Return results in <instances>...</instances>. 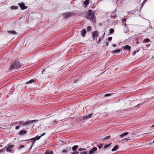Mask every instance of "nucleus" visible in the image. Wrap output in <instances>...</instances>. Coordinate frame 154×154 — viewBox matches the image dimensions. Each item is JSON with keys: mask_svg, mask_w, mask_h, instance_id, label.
Returning <instances> with one entry per match:
<instances>
[{"mask_svg": "<svg viewBox=\"0 0 154 154\" xmlns=\"http://www.w3.org/2000/svg\"><path fill=\"white\" fill-rule=\"evenodd\" d=\"M27 133V131L26 130H21L20 131V133H19V135H21Z\"/></svg>", "mask_w": 154, "mask_h": 154, "instance_id": "12", "label": "nucleus"}, {"mask_svg": "<svg viewBox=\"0 0 154 154\" xmlns=\"http://www.w3.org/2000/svg\"><path fill=\"white\" fill-rule=\"evenodd\" d=\"M137 44H138V43H139V42H137Z\"/></svg>", "mask_w": 154, "mask_h": 154, "instance_id": "55", "label": "nucleus"}, {"mask_svg": "<svg viewBox=\"0 0 154 154\" xmlns=\"http://www.w3.org/2000/svg\"><path fill=\"white\" fill-rule=\"evenodd\" d=\"M82 150V148H80L79 149V151H81Z\"/></svg>", "mask_w": 154, "mask_h": 154, "instance_id": "49", "label": "nucleus"}, {"mask_svg": "<svg viewBox=\"0 0 154 154\" xmlns=\"http://www.w3.org/2000/svg\"><path fill=\"white\" fill-rule=\"evenodd\" d=\"M101 39V38H100L98 41L97 42L98 43L100 42V41Z\"/></svg>", "mask_w": 154, "mask_h": 154, "instance_id": "44", "label": "nucleus"}, {"mask_svg": "<svg viewBox=\"0 0 154 154\" xmlns=\"http://www.w3.org/2000/svg\"><path fill=\"white\" fill-rule=\"evenodd\" d=\"M124 49H127L128 51H130L131 49V47L129 45H126L124 47Z\"/></svg>", "mask_w": 154, "mask_h": 154, "instance_id": "11", "label": "nucleus"}, {"mask_svg": "<svg viewBox=\"0 0 154 154\" xmlns=\"http://www.w3.org/2000/svg\"><path fill=\"white\" fill-rule=\"evenodd\" d=\"M111 144L112 143H110L107 144H105L104 147V148H107L109 147Z\"/></svg>", "mask_w": 154, "mask_h": 154, "instance_id": "22", "label": "nucleus"}, {"mask_svg": "<svg viewBox=\"0 0 154 154\" xmlns=\"http://www.w3.org/2000/svg\"><path fill=\"white\" fill-rule=\"evenodd\" d=\"M112 46L113 47H116V45L115 44H113Z\"/></svg>", "mask_w": 154, "mask_h": 154, "instance_id": "42", "label": "nucleus"}, {"mask_svg": "<svg viewBox=\"0 0 154 154\" xmlns=\"http://www.w3.org/2000/svg\"><path fill=\"white\" fill-rule=\"evenodd\" d=\"M25 147V146L24 145H21L20 147V148H24Z\"/></svg>", "mask_w": 154, "mask_h": 154, "instance_id": "39", "label": "nucleus"}, {"mask_svg": "<svg viewBox=\"0 0 154 154\" xmlns=\"http://www.w3.org/2000/svg\"><path fill=\"white\" fill-rule=\"evenodd\" d=\"M106 46H108L109 45V43L108 42H106Z\"/></svg>", "mask_w": 154, "mask_h": 154, "instance_id": "46", "label": "nucleus"}, {"mask_svg": "<svg viewBox=\"0 0 154 154\" xmlns=\"http://www.w3.org/2000/svg\"><path fill=\"white\" fill-rule=\"evenodd\" d=\"M118 148V146L117 145H116L112 149V151H114L117 150Z\"/></svg>", "mask_w": 154, "mask_h": 154, "instance_id": "17", "label": "nucleus"}, {"mask_svg": "<svg viewBox=\"0 0 154 154\" xmlns=\"http://www.w3.org/2000/svg\"><path fill=\"white\" fill-rule=\"evenodd\" d=\"M88 15L87 16V18L92 22H94L96 21L95 13L94 11L91 9L89 10L88 12Z\"/></svg>", "mask_w": 154, "mask_h": 154, "instance_id": "1", "label": "nucleus"}, {"mask_svg": "<svg viewBox=\"0 0 154 154\" xmlns=\"http://www.w3.org/2000/svg\"><path fill=\"white\" fill-rule=\"evenodd\" d=\"M63 152H67V151L66 150L63 149Z\"/></svg>", "mask_w": 154, "mask_h": 154, "instance_id": "40", "label": "nucleus"}, {"mask_svg": "<svg viewBox=\"0 0 154 154\" xmlns=\"http://www.w3.org/2000/svg\"><path fill=\"white\" fill-rule=\"evenodd\" d=\"M111 95H112V94H106L105 95V96L106 97H107L109 96H111Z\"/></svg>", "mask_w": 154, "mask_h": 154, "instance_id": "35", "label": "nucleus"}, {"mask_svg": "<svg viewBox=\"0 0 154 154\" xmlns=\"http://www.w3.org/2000/svg\"><path fill=\"white\" fill-rule=\"evenodd\" d=\"M46 134V133H43L42 135L41 136V137H42V136H43L44 135H45V134Z\"/></svg>", "mask_w": 154, "mask_h": 154, "instance_id": "41", "label": "nucleus"}, {"mask_svg": "<svg viewBox=\"0 0 154 154\" xmlns=\"http://www.w3.org/2000/svg\"><path fill=\"white\" fill-rule=\"evenodd\" d=\"M153 143H154V140L153 141Z\"/></svg>", "mask_w": 154, "mask_h": 154, "instance_id": "58", "label": "nucleus"}, {"mask_svg": "<svg viewBox=\"0 0 154 154\" xmlns=\"http://www.w3.org/2000/svg\"><path fill=\"white\" fill-rule=\"evenodd\" d=\"M136 53V51H134V52H133V54H134V55H135V54Z\"/></svg>", "mask_w": 154, "mask_h": 154, "instance_id": "48", "label": "nucleus"}, {"mask_svg": "<svg viewBox=\"0 0 154 154\" xmlns=\"http://www.w3.org/2000/svg\"><path fill=\"white\" fill-rule=\"evenodd\" d=\"M120 51H121L119 49H116V50H115L114 51H113V53H117L119 52H120Z\"/></svg>", "mask_w": 154, "mask_h": 154, "instance_id": "23", "label": "nucleus"}, {"mask_svg": "<svg viewBox=\"0 0 154 154\" xmlns=\"http://www.w3.org/2000/svg\"><path fill=\"white\" fill-rule=\"evenodd\" d=\"M50 154H53V152L52 151H50Z\"/></svg>", "mask_w": 154, "mask_h": 154, "instance_id": "45", "label": "nucleus"}, {"mask_svg": "<svg viewBox=\"0 0 154 154\" xmlns=\"http://www.w3.org/2000/svg\"><path fill=\"white\" fill-rule=\"evenodd\" d=\"M18 5L20 7L21 10H25L28 7L25 6V4L23 2L19 3L18 4Z\"/></svg>", "mask_w": 154, "mask_h": 154, "instance_id": "6", "label": "nucleus"}, {"mask_svg": "<svg viewBox=\"0 0 154 154\" xmlns=\"http://www.w3.org/2000/svg\"><path fill=\"white\" fill-rule=\"evenodd\" d=\"M79 153V152H77L76 151V152H73L72 154H78Z\"/></svg>", "mask_w": 154, "mask_h": 154, "instance_id": "37", "label": "nucleus"}, {"mask_svg": "<svg viewBox=\"0 0 154 154\" xmlns=\"http://www.w3.org/2000/svg\"><path fill=\"white\" fill-rule=\"evenodd\" d=\"M8 32L10 34H17V33L15 31H8Z\"/></svg>", "mask_w": 154, "mask_h": 154, "instance_id": "16", "label": "nucleus"}, {"mask_svg": "<svg viewBox=\"0 0 154 154\" xmlns=\"http://www.w3.org/2000/svg\"><path fill=\"white\" fill-rule=\"evenodd\" d=\"M131 14V11H129L128 13V14Z\"/></svg>", "mask_w": 154, "mask_h": 154, "instance_id": "50", "label": "nucleus"}, {"mask_svg": "<svg viewBox=\"0 0 154 154\" xmlns=\"http://www.w3.org/2000/svg\"><path fill=\"white\" fill-rule=\"evenodd\" d=\"M126 19L125 18L123 19V21H126Z\"/></svg>", "mask_w": 154, "mask_h": 154, "instance_id": "47", "label": "nucleus"}, {"mask_svg": "<svg viewBox=\"0 0 154 154\" xmlns=\"http://www.w3.org/2000/svg\"><path fill=\"white\" fill-rule=\"evenodd\" d=\"M30 140H33V141L32 142V145H33V143H34L36 141V140L35 137L31 138L30 139Z\"/></svg>", "mask_w": 154, "mask_h": 154, "instance_id": "27", "label": "nucleus"}, {"mask_svg": "<svg viewBox=\"0 0 154 154\" xmlns=\"http://www.w3.org/2000/svg\"><path fill=\"white\" fill-rule=\"evenodd\" d=\"M103 144H99L97 146V147L99 149H100L103 146Z\"/></svg>", "mask_w": 154, "mask_h": 154, "instance_id": "25", "label": "nucleus"}, {"mask_svg": "<svg viewBox=\"0 0 154 154\" xmlns=\"http://www.w3.org/2000/svg\"><path fill=\"white\" fill-rule=\"evenodd\" d=\"M93 114V113H91L90 114H88L87 116H81L80 119V121H83V120H85L86 119H89L91 118V116Z\"/></svg>", "mask_w": 154, "mask_h": 154, "instance_id": "5", "label": "nucleus"}, {"mask_svg": "<svg viewBox=\"0 0 154 154\" xmlns=\"http://www.w3.org/2000/svg\"><path fill=\"white\" fill-rule=\"evenodd\" d=\"M48 77H50L51 76H50V75H48Z\"/></svg>", "mask_w": 154, "mask_h": 154, "instance_id": "56", "label": "nucleus"}, {"mask_svg": "<svg viewBox=\"0 0 154 154\" xmlns=\"http://www.w3.org/2000/svg\"><path fill=\"white\" fill-rule=\"evenodd\" d=\"M20 65L19 61L18 60H16L11 63L10 69H16L19 67Z\"/></svg>", "mask_w": 154, "mask_h": 154, "instance_id": "2", "label": "nucleus"}, {"mask_svg": "<svg viewBox=\"0 0 154 154\" xmlns=\"http://www.w3.org/2000/svg\"><path fill=\"white\" fill-rule=\"evenodd\" d=\"M14 146L13 145H8L7 147L6 146V150L7 152H11L12 151L11 149L13 148Z\"/></svg>", "mask_w": 154, "mask_h": 154, "instance_id": "7", "label": "nucleus"}, {"mask_svg": "<svg viewBox=\"0 0 154 154\" xmlns=\"http://www.w3.org/2000/svg\"><path fill=\"white\" fill-rule=\"evenodd\" d=\"M18 8V7L17 6H14V5H12L11 7V9H15L16 10Z\"/></svg>", "mask_w": 154, "mask_h": 154, "instance_id": "20", "label": "nucleus"}, {"mask_svg": "<svg viewBox=\"0 0 154 154\" xmlns=\"http://www.w3.org/2000/svg\"><path fill=\"white\" fill-rule=\"evenodd\" d=\"M98 35L99 33L97 31L93 32L92 33L93 40H95L96 42L97 41V38L98 37Z\"/></svg>", "mask_w": 154, "mask_h": 154, "instance_id": "3", "label": "nucleus"}, {"mask_svg": "<svg viewBox=\"0 0 154 154\" xmlns=\"http://www.w3.org/2000/svg\"><path fill=\"white\" fill-rule=\"evenodd\" d=\"M147 0H144L143 2V3H145Z\"/></svg>", "mask_w": 154, "mask_h": 154, "instance_id": "43", "label": "nucleus"}, {"mask_svg": "<svg viewBox=\"0 0 154 154\" xmlns=\"http://www.w3.org/2000/svg\"><path fill=\"white\" fill-rule=\"evenodd\" d=\"M150 39H145L143 41V43L148 42L150 41Z\"/></svg>", "mask_w": 154, "mask_h": 154, "instance_id": "26", "label": "nucleus"}, {"mask_svg": "<svg viewBox=\"0 0 154 154\" xmlns=\"http://www.w3.org/2000/svg\"><path fill=\"white\" fill-rule=\"evenodd\" d=\"M72 14V13L70 12H66L63 14V16L66 18H67L70 17V16Z\"/></svg>", "mask_w": 154, "mask_h": 154, "instance_id": "9", "label": "nucleus"}, {"mask_svg": "<svg viewBox=\"0 0 154 154\" xmlns=\"http://www.w3.org/2000/svg\"><path fill=\"white\" fill-rule=\"evenodd\" d=\"M81 32V35L83 36L84 37L85 35V34L86 33V30L85 29H82V31Z\"/></svg>", "mask_w": 154, "mask_h": 154, "instance_id": "13", "label": "nucleus"}, {"mask_svg": "<svg viewBox=\"0 0 154 154\" xmlns=\"http://www.w3.org/2000/svg\"><path fill=\"white\" fill-rule=\"evenodd\" d=\"M35 82V81L33 79H32L30 80H29L28 82H26V84H30L32 83L33 82Z\"/></svg>", "mask_w": 154, "mask_h": 154, "instance_id": "18", "label": "nucleus"}, {"mask_svg": "<svg viewBox=\"0 0 154 154\" xmlns=\"http://www.w3.org/2000/svg\"><path fill=\"white\" fill-rule=\"evenodd\" d=\"M86 150V149H82V150Z\"/></svg>", "mask_w": 154, "mask_h": 154, "instance_id": "53", "label": "nucleus"}, {"mask_svg": "<svg viewBox=\"0 0 154 154\" xmlns=\"http://www.w3.org/2000/svg\"><path fill=\"white\" fill-rule=\"evenodd\" d=\"M78 146L75 145L72 147V149L74 151H76V149L78 148Z\"/></svg>", "mask_w": 154, "mask_h": 154, "instance_id": "19", "label": "nucleus"}, {"mask_svg": "<svg viewBox=\"0 0 154 154\" xmlns=\"http://www.w3.org/2000/svg\"><path fill=\"white\" fill-rule=\"evenodd\" d=\"M110 135H109V136L106 137L105 138H104L103 139L104 140H106V139L109 138H110Z\"/></svg>", "mask_w": 154, "mask_h": 154, "instance_id": "32", "label": "nucleus"}, {"mask_svg": "<svg viewBox=\"0 0 154 154\" xmlns=\"http://www.w3.org/2000/svg\"><path fill=\"white\" fill-rule=\"evenodd\" d=\"M6 148V146L4 148L0 150V151L1 152V153H2L3 152L5 151V149Z\"/></svg>", "mask_w": 154, "mask_h": 154, "instance_id": "29", "label": "nucleus"}, {"mask_svg": "<svg viewBox=\"0 0 154 154\" xmlns=\"http://www.w3.org/2000/svg\"><path fill=\"white\" fill-rule=\"evenodd\" d=\"M125 27H127V25L125 23Z\"/></svg>", "mask_w": 154, "mask_h": 154, "instance_id": "51", "label": "nucleus"}, {"mask_svg": "<svg viewBox=\"0 0 154 154\" xmlns=\"http://www.w3.org/2000/svg\"><path fill=\"white\" fill-rule=\"evenodd\" d=\"M112 37H109L108 38V40L109 41H111L112 40Z\"/></svg>", "mask_w": 154, "mask_h": 154, "instance_id": "34", "label": "nucleus"}, {"mask_svg": "<svg viewBox=\"0 0 154 154\" xmlns=\"http://www.w3.org/2000/svg\"><path fill=\"white\" fill-rule=\"evenodd\" d=\"M50 152L49 151L46 150L45 152V153L46 154H50Z\"/></svg>", "mask_w": 154, "mask_h": 154, "instance_id": "36", "label": "nucleus"}, {"mask_svg": "<svg viewBox=\"0 0 154 154\" xmlns=\"http://www.w3.org/2000/svg\"><path fill=\"white\" fill-rule=\"evenodd\" d=\"M19 124L22 126H25L28 125H29V121L26 122H24L23 121H21L19 122Z\"/></svg>", "mask_w": 154, "mask_h": 154, "instance_id": "8", "label": "nucleus"}, {"mask_svg": "<svg viewBox=\"0 0 154 154\" xmlns=\"http://www.w3.org/2000/svg\"><path fill=\"white\" fill-rule=\"evenodd\" d=\"M87 29L88 31H89L91 29V27L90 26H88L87 27Z\"/></svg>", "mask_w": 154, "mask_h": 154, "instance_id": "30", "label": "nucleus"}, {"mask_svg": "<svg viewBox=\"0 0 154 154\" xmlns=\"http://www.w3.org/2000/svg\"><path fill=\"white\" fill-rule=\"evenodd\" d=\"M139 51V50H138V51H137V52H138Z\"/></svg>", "mask_w": 154, "mask_h": 154, "instance_id": "57", "label": "nucleus"}, {"mask_svg": "<svg viewBox=\"0 0 154 154\" xmlns=\"http://www.w3.org/2000/svg\"><path fill=\"white\" fill-rule=\"evenodd\" d=\"M20 128V127L19 126H16L15 128L16 129H19Z\"/></svg>", "mask_w": 154, "mask_h": 154, "instance_id": "38", "label": "nucleus"}, {"mask_svg": "<svg viewBox=\"0 0 154 154\" xmlns=\"http://www.w3.org/2000/svg\"><path fill=\"white\" fill-rule=\"evenodd\" d=\"M89 0H85L83 4L87 6L89 4Z\"/></svg>", "mask_w": 154, "mask_h": 154, "instance_id": "15", "label": "nucleus"}, {"mask_svg": "<svg viewBox=\"0 0 154 154\" xmlns=\"http://www.w3.org/2000/svg\"><path fill=\"white\" fill-rule=\"evenodd\" d=\"M152 127H154V124L151 126Z\"/></svg>", "mask_w": 154, "mask_h": 154, "instance_id": "52", "label": "nucleus"}, {"mask_svg": "<svg viewBox=\"0 0 154 154\" xmlns=\"http://www.w3.org/2000/svg\"><path fill=\"white\" fill-rule=\"evenodd\" d=\"M129 137H128L127 138H124V139H122V140H128L130 139H129Z\"/></svg>", "mask_w": 154, "mask_h": 154, "instance_id": "31", "label": "nucleus"}, {"mask_svg": "<svg viewBox=\"0 0 154 154\" xmlns=\"http://www.w3.org/2000/svg\"><path fill=\"white\" fill-rule=\"evenodd\" d=\"M52 69L51 68L47 67L43 69L42 71V73H43V72H45L47 74H49L52 72Z\"/></svg>", "mask_w": 154, "mask_h": 154, "instance_id": "4", "label": "nucleus"}, {"mask_svg": "<svg viewBox=\"0 0 154 154\" xmlns=\"http://www.w3.org/2000/svg\"><path fill=\"white\" fill-rule=\"evenodd\" d=\"M109 33L110 34H112L114 32V30L113 29L111 28L109 30Z\"/></svg>", "mask_w": 154, "mask_h": 154, "instance_id": "24", "label": "nucleus"}, {"mask_svg": "<svg viewBox=\"0 0 154 154\" xmlns=\"http://www.w3.org/2000/svg\"><path fill=\"white\" fill-rule=\"evenodd\" d=\"M2 145H0V147H2Z\"/></svg>", "mask_w": 154, "mask_h": 154, "instance_id": "54", "label": "nucleus"}, {"mask_svg": "<svg viewBox=\"0 0 154 154\" xmlns=\"http://www.w3.org/2000/svg\"><path fill=\"white\" fill-rule=\"evenodd\" d=\"M88 152L87 151H84L82 152L81 154H87Z\"/></svg>", "mask_w": 154, "mask_h": 154, "instance_id": "33", "label": "nucleus"}, {"mask_svg": "<svg viewBox=\"0 0 154 154\" xmlns=\"http://www.w3.org/2000/svg\"><path fill=\"white\" fill-rule=\"evenodd\" d=\"M0 152H1L0 151Z\"/></svg>", "mask_w": 154, "mask_h": 154, "instance_id": "59", "label": "nucleus"}, {"mask_svg": "<svg viewBox=\"0 0 154 154\" xmlns=\"http://www.w3.org/2000/svg\"><path fill=\"white\" fill-rule=\"evenodd\" d=\"M35 137V138L36 140H38L41 137V136H37L36 137Z\"/></svg>", "mask_w": 154, "mask_h": 154, "instance_id": "28", "label": "nucleus"}, {"mask_svg": "<svg viewBox=\"0 0 154 154\" xmlns=\"http://www.w3.org/2000/svg\"><path fill=\"white\" fill-rule=\"evenodd\" d=\"M128 133V132L125 133L121 135H120V138H123L125 136H126V135H127Z\"/></svg>", "mask_w": 154, "mask_h": 154, "instance_id": "14", "label": "nucleus"}, {"mask_svg": "<svg viewBox=\"0 0 154 154\" xmlns=\"http://www.w3.org/2000/svg\"><path fill=\"white\" fill-rule=\"evenodd\" d=\"M29 123V124H30L32 123L33 122H38V120H28Z\"/></svg>", "mask_w": 154, "mask_h": 154, "instance_id": "21", "label": "nucleus"}, {"mask_svg": "<svg viewBox=\"0 0 154 154\" xmlns=\"http://www.w3.org/2000/svg\"><path fill=\"white\" fill-rule=\"evenodd\" d=\"M97 149V148L95 147H94L92 149L89 151V154H93L95 152Z\"/></svg>", "mask_w": 154, "mask_h": 154, "instance_id": "10", "label": "nucleus"}]
</instances>
